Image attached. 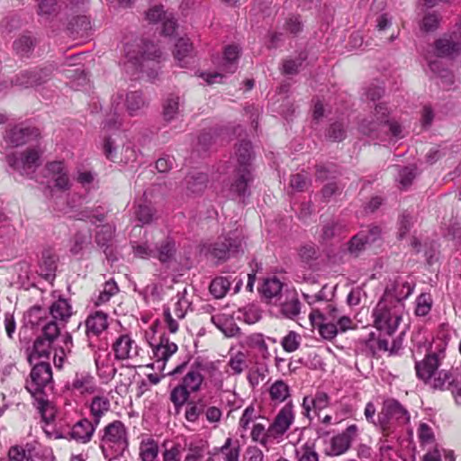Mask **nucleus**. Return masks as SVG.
<instances>
[{
	"label": "nucleus",
	"mask_w": 461,
	"mask_h": 461,
	"mask_svg": "<svg viewBox=\"0 0 461 461\" xmlns=\"http://www.w3.org/2000/svg\"><path fill=\"white\" fill-rule=\"evenodd\" d=\"M236 157L238 168L250 169L251 161V144L249 141H241L237 151Z\"/></svg>",
	"instance_id": "49"
},
{
	"label": "nucleus",
	"mask_w": 461,
	"mask_h": 461,
	"mask_svg": "<svg viewBox=\"0 0 461 461\" xmlns=\"http://www.w3.org/2000/svg\"><path fill=\"white\" fill-rule=\"evenodd\" d=\"M128 445L127 429L121 420H114L104 427L101 438V448L104 456L107 448L113 449L117 455L122 454Z\"/></svg>",
	"instance_id": "6"
},
{
	"label": "nucleus",
	"mask_w": 461,
	"mask_h": 461,
	"mask_svg": "<svg viewBox=\"0 0 461 461\" xmlns=\"http://www.w3.org/2000/svg\"><path fill=\"white\" fill-rule=\"evenodd\" d=\"M50 71L43 68L35 71L24 70L18 73L13 79V84L21 87H32L40 86L49 80Z\"/></svg>",
	"instance_id": "18"
},
{
	"label": "nucleus",
	"mask_w": 461,
	"mask_h": 461,
	"mask_svg": "<svg viewBox=\"0 0 461 461\" xmlns=\"http://www.w3.org/2000/svg\"><path fill=\"white\" fill-rule=\"evenodd\" d=\"M460 44L444 36L435 41V53L438 57L455 58L460 53Z\"/></svg>",
	"instance_id": "30"
},
{
	"label": "nucleus",
	"mask_w": 461,
	"mask_h": 461,
	"mask_svg": "<svg viewBox=\"0 0 461 461\" xmlns=\"http://www.w3.org/2000/svg\"><path fill=\"white\" fill-rule=\"evenodd\" d=\"M283 284L276 278L266 279L259 289L261 294L269 302L277 303L281 300L283 294Z\"/></svg>",
	"instance_id": "28"
},
{
	"label": "nucleus",
	"mask_w": 461,
	"mask_h": 461,
	"mask_svg": "<svg viewBox=\"0 0 461 461\" xmlns=\"http://www.w3.org/2000/svg\"><path fill=\"white\" fill-rule=\"evenodd\" d=\"M295 456L297 461H319V454L317 453L314 444L306 442L300 447L295 449Z\"/></svg>",
	"instance_id": "52"
},
{
	"label": "nucleus",
	"mask_w": 461,
	"mask_h": 461,
	"mask_svg": "<svg viewBox=\"0 0 461 461\" xmlns=\"http://www.w3.org/2000/svg\"><path fill=\"white\" fill-rule=\"evenodd\" d=\"M230 276L215 277L209 286L210 293L216 298H223L230 287Z\"/></svg>",
	"instance_id": "45"
},
{
	"label": "nucleus",
	"mask_w": 461,
	"mask_h": 461,
	"mask_svg": "<svg viewBox=\"0 0 461 461\" xmlns=\"http://www.w3.org/2000/svg\"><path fill=\"white\" fill-rule=\"evenodd\" d=\"M71 388L80 393H92L95 390V378L88 373H77Z\"/></svg>",
	"instance_id": "33"
},
{
	"label": "nucleus",
	"mask_w": 461,
	"mask_h": 461,
	"mask_svg": "<svg viewBox=\"0 0 461 461\" xmlns=\"http://www.w3.org/2000/svg\"><path fill=\"white\" fill-rule=\"evenodd\" d=\"M44 310L40 306H34L29 311L30 321L32 324L42 325V333L40 337L55 343L60 335V329L63 324L56 321L50 317H43Z\"/></svg>",
	"instance_id": "11"
},
{
	"label": "nucleus",
	"mask_w": 461,
	"mask_h": 461,
	"mask_svg": "<svg viewBox=\"0 0 461 461\" xmlns=\"http://www.w3.org/2000/svg\"><path fill=\"white\" fill-rule=\"evenodd\" d=\"M444 357V350H439L438 352L429 353L422 360L416 361L415 371L417 377L431 386V381L437 376Z\"/></svg>",
	"instance_id": "10"
},
{
	"label": "nucleus",
	"mask_w": 461,
	"mask_h": 461,
	"mask_svg": "<svg viewBox=\"0 0 461 461\" xmlns=\"http://www.w3.org/2000/svg\"><path fill=\"white\" fill-rule=\"evenodd\" d=\"M351 443L347 436L341 433L336 435L330 440V449L328 454L330 456L342 455L350 447Z\"/></svg>",
	"instance_id": "50"
},
{
	"label": "nucleus",
	"mask_w": 461,
	"mask_h": 461,
	"mask_svg": "<svg viewBox=\"0 0 461 461\" xmlns=\"http://www.w3.org/2000/svg\"><path fill=\"white\" fill-rule=\"evenodd\" d=\"M90 409L94 416V422L98 425L101 417L110 409V401L104 396H95L92 400Z\"/></svg>",
	"instance_id": "44"
},
{
	"label": "nucleus",
	"mask_w": 461,
	"mask_h": 461,
	"mask_svg": "<svg viewBox=\"0 0 461 461\" xmlns=\"http://www.w3.org/2000/svg\"><path fill=\"white\" fill-rule=\"evenodd\" d=\"M52 382V370L50 363L41 362L32 368L25 388L38 402V409L44 420L49 421L53 417L50 402L45 399L44 388Z\"/></svg>",
	"instance_id": "2"
},
{
	"label": "nucleus",
	"mask_w": 461,
	"mask_h": 461,
	"mask_svg": "<svg viewBox=\"0 0 461 461\" xmlns=\"http://www.w3.org/2000/svg\"><path fill=\"white\" fill-rule=\"evenodd\" d=\"M410 419L409 411L398 401L387 399L378 414V425L384 435L389 436L393 434L398 427L408 424Z\"/></svg>",
	"instance_id": "4"
},
{
	"label": "nucleus",
	"mask_w": 461,
	"mask_h": 461,
	"mask_svg": "<svg viewBox=\"0 0 461 461\" xmlns=\"http://www.w3.org/2000/svg\"><path fill=\"white\" fill-rule=\"evenodd\" d=\"M186 188L193 194H198L206 187L207 176L203 173L190 175L185 178Z\"/></svg>",
	"instance_id": "54"
},
{
	"label": "nucleus",
	"mask_w": 461,
	"mask_h": 461,
	"mask_svg": "<svg viewBox=\"0 0 461 461\" xmlns=\"http://www.w3.org/2000/svg\"><path fill=\"white\" fill-rule=\"evenodd\" d=\"M309 319L312 327L318 330L319 334L324 339L331 340L337 336L339 328L335 324V321H329V317L320 309L312 310L309 315Z\"/></svg>",
	"instance_id": "16"
},
{
	"label": "nucleus",
	"mask_w": 461,
	"mask_h": 461,
	"mask_svg": "<svg viewBox=\"0 0 461 461\" xmlns=\"http://www.w3.org/2000/svg\"><path fill=\"white\" fill-rule=\"evenodd\" d=\"M252 180L250 169L237 168L231 183L230 184V195L245 198L249 195V183Z\"/></svg>",
	"instance_id": "19"
},
{
	"label": "nucleus",
	"mask_w": 461,
	"mask_h": 461,
	"mask_svg": "<svg viewBox=\"0 0 461 461\" xmlns=\"http://www.w3.org/2000/svg\"><path fill=\"white\" fill-rule=\"evenodd\" d=\"M285 301L280 302L281 312L289 319H294L301 312V303L295 291H285Z\"/></svg>",
	"instance_id": "25"
},
{
	"label": "nucleus",
	"mask_w": 461,
	"mask_h": 461,
	"mask_svg": "<svg viewBox=\"0 0 461 461\" xmlns=\"http://www.w3.org/2000/svg\"><path fill=\"white\" fill-rule=\"evenodd\" d=\"M439 22L440 18L438 14L429 13L420 21V30L426 32H433L438 27Z\"/></svg>",
	"instance_id": "64"
},
{
	"label": "nucleus",
	"mask_w": 461,
	"mask_h": 461,
	"mask_svg": "<svg viewBox=\"0 0 461 461\" xmlns=\"http://www.w3.org/2000/svg\"><path fill=\"white\" fill-rule=\"evenodd\" d=\"M330 403V397L324 392H317L314 397L305 396L303 401V409L304 415L310 418V411L312 409L321 411L328 407Z\"/></svg>",
	"instance_id": "29"
},
{
	"label": "nucleus",
	"mask_w": 461,
	"mask_h": 461,
	"mask_svg": "<svg viewBox=\"0 0 461 461\" xmlns=\"http://www.w3.org/2000/svg\"><path fill=\"white\" fill-rule=\"evenodd\" d=\"M403 304L380 300L373 312L374 325L387 335H392L397 330L402 320Z\"/></svg>",
	"instance_id": "5"
},
{
	"label": "nucleus",
	"mask_w": 461,
	"mask_h": 461,
	"mask_svg": "<svg viewBox=\"0 0 461 461\" xmlns=\"http://www.w3.org/2000/svg\"><path fill=\"white\" fill-rule=\"evenodd\" d=\"M155 210L149 204L140 203L135 211V217L141 225L149 224L153 221Z\"/></svg>",
	"instance_id": "57"
},
{
	"label": "nucleus",
	"mask_w": 461,
	"mask_h": 461,
	"mask_svg": "<svg viewBox=\"0 0 461 461\" xmlns=\"http://www.w3.org/2000/svg\"><path fill=\"white\" fill-rule=\"evenodd\" d=\"M188 289L184 287L181 291L177 292L176 302L174 305V313L177 319L185 318L187 311L191 307L192 302L188 297Z\"/></svg>",
	"instance_id": "42"
},
{
	"label": "nucleus",
	"mask_w": 461,
	"mask_h": 461,
	"mask_svg": "<svg viewBox=\"0 0 461 461\" xmlns=\"http://www.w3.org/2000/svg\"><path fill=\"white\" fill-rule=\"evenodd\" d=\"M431 387L435 390L450 391L456 403L461 405V371L441 369L431 381Z\"/></svg>",
	"instance_id": "9"
},
{
	"label": "nucleus",
	"mask_w": 461,
	"mask_h": 461,
	"mask_svg": "<svg viewBox=\"0 0 461 461\" xmlns=\"http://www.w3.org/2000/svg\"><path fill=\"white\" fill-rule=\"evenodd\" d=\"M429 69L440 79V85L443 88H449L454 83V76L448 69L442 66L441 61L433 60L429 63Z\"/></svg>",
	"instance_id": "38"
},
{
	"label": "nucleus",
	"mask_w": 461,
	"mask_h": 461,
	"mask_svg": "<svg viewBox=\"0 0 461 461\" xmlns=\"http://www.w3.org/2000/svg\"><path fill=\"white\" fill-rule=\"evenodd\" d=\"M205 444L200 441H192L187 444V454L184 461H199L204 454Z\"/></svg>",
	"instance_id": "56"
},
{
	"label": "nucleus",
	"mask_w": 461,
	"mask_h": 461,
	"mask_svg": "<svg viewBox=\"0 0 461 461\" xmlns=\"http://www.w3.org/2000/svg\"><path fill=\"white\" fill-rule=\"evenodd\" d=\"M180 113V98L177 95H169L163 105V117L170 122L176 118Z\"/></svg>",
	"instance_id": "46"
},
{
	"label": "nucleus",
	"mask_w": 461,
	"mask_h": 461,
	"mask_svg": "<svg viewBox=\"0 0 461 461\" xmlns=\"http://www.w3.org/2000/svg\"><path fill=\"white\" fill-rule=\"evenodd\" d=\"M108 327L107 315L103 312H95L87 317L86 321V333L92 346L91 338L98 337Z\"/></svg>",
	"instance_id": "20"
},
{
	"label": "nucleus",
	"mask_w": 461,
	"mask_h": 461,
	"mask_svg": "<svg viewBox=\"0 0 461 461\" xmlns=\"http://www.w3.org/2000/svg\"><path fill=\"white\" fill-rule=\"evenodd\" d=\"M429 69L440 79V85L443 88H449L454 83V76L448 69L442 66L441 61L433 60L429 63Z\"/></svg>",
	"instance_id": "39"
},
{
	"label": "nucleus",
	"mask_w": 461,
	"mask_h": 461,
	"mask_svg": "<svg viewBox=\"0 0 461 461\" xmlns=\"http://www.w3.org/2000/svg\"><path fill=\"white\" fill-rule=\"evenodd\" d=\"M240 57L238 46L230 45L224 50L221 68L227 73H234L237 69V62Z\"/></svg>",
	"instance_id": "37"
},
{
	"label": "nucleus",
	"mask_w": 461,
	"mask_h": 461,
	"mask_svg": "<svg viewBox=\"0 0 461 461\" xmlns=\"http://www.w3.org/2000/svg\"><path fill=\"white\" fill-rule=\"evenodd\" d=\"M270 432V426L266 429L263 424L257 423L252 427L250 437L252 441L259 443L266 449H269L272 444L277 443L276 436Z\"/></svg>",
	"instance_id": "26"
},
{
	"label": "nucleus",
	"mask_w": 461,
	"mask_h": 461,
	"mask_svg": "<svg viewBox=\"0 0 461 461\" xmlns=\"http://www.w3.org/2000/svg\"><path fill=\"white\" fill-rule=\"evenodd\" d=\"M190 393H191L180 384L171 391L170 401L176 408H179L186 402Z\"/></svg>",
	"instance_id": "58"
},
{
	"label": "nucleus",
	"mask_w": 461,
	"mask_h": 461,
	"mask_svg": "<svg viewBox=\"0 0 461 461\" xmlns=\"http://www.w3.org/2000/svg\"><path fill=\"white\" fill-rule=\"evenodd\" d=\"M97 425L87 419L78 420L69 432L70 438L79 443H87L91 440Z\"/></svg>",
	"instance_id": "21"
},
{
	"label": "nucleus",
	"mask_w": 461,
	"mask_h": 461,
	"mask_svg": "<svg viewBox=\"0 0 461 461\" xmlns=\"http://www.w3.org/2000/svg\"><path fill=\"white\" fill-rule=\"evenodd\" d=\"M230 375L228 371L222 372L215 366H212L209 373V380L212 386L219 392H231L233 384L229 383Z\"/></svg>",
	"instance_id": "27"
},
{
	"label": "nucleus",
	"mask_w": 461,
	"mask_h": 461,
	"mask_svg": "<svg viewBox=\"0 0 461 461\" xmlns=\"http://www.w3.org/2000/svg\"><path fill=\"white\" fill-rule=\"evenodd\" d=\"M281 345L285 351L294 352L301 345V336L297 332L291 330L283 338Z\"/></svg>",
	"instance_id": "59"
},
{
	"label": "nucleus",
	"mask_w": 461,
	"mask_h": 461,
	"mask_svg": "<svg viewBox=\"0 0 461 461\" xmlns=\"http://www.w3.org/2000/svg\"><path fill=\"white\" fill-rule=\"evenodd\" d=\"M246 343L248 347L255 349L261 357L262 359L266 360L270 357V352L268 350L267 344L265 338L260 333H254L247 338Z\"/></svg>",
	"instance_id": "40"
},
{
	"label": "nucleus",
	"mask_w": 461,
	"mask_h": 461,
	"mask_svg": "<svg viewBox=\"0 0 461 461\" xmlns=\"http://www.w3.org/2000/svg\"><path fill=\"white\" fill-rule=\"evenodd\" d=\"M211 321L226 337H236L240 333L231 315L217 313L211 317Z\"/></svg>",
	"instance_id": "23"
},
{
	"label": "nucleus",
	"mask_w": 461,
	"mask_h": 461,
	"mask_svg": "<svg viewBox=\"0 0 461 461\" xmlns=\"http://www.w3.org/2000/svg\"><path fill=\"white\" fill-rule=\"evenodd\" d=\"M177 346L167 337H161L159 343L153 348L154 357L157 359L158 368L164 369L165 362L176 352Z\"/></svg>",
	"instance_id": "22"
},
{
	"label": "nucleus",
	"mask_w": 461,
	"mask_h": 461,
	"mask_svg": "<svg viewBox=\"0 0 461 461\" xmlns=\"http://www.w3.org/2000/svg\"><path fill=\"white\" fill-rule=\"evenodd\" d=\"M57 258L50 252H44L42 254L41 260L40 262L41 275L46 279L50 280L55 276L57 270Z\"/></svg>",
	"instance_id": "43"
},
{
	"label": "nucleus",
	"mask_w": 461,
	"mask_h": 461,
	"mask_svg": "<svg viewBox=\"0 0 461 461\" xmlns=\"http://www.w3.org/2000/svg\"><path fill=\"white\" fill-rule=\"evenodd\" d=\"M53 344H54V342L39 336L35 339V341L33 343L32 351L29 355L28 359H29L30 363L32 364L33 360L40 359V358L48 359L50 355V352L54 348Z\"/></svg>",
	"instance_id": "32"
},
{
	"label": "nucleus",
	"mask_w": 461,
	"mask_h": 461,
	"mask_svg": "<svg viewBox=\"0 0 461 461\" xmlns=\"http://www.w3.org/2000/svg\"><path fill=\"white\" fill-rule=\"evenodd\" d=\"M49 315L50 319L64 325L72 315V307L68 300L60 298L50 306Z\"/></svg>",
	"instance_id": "24"
},
{
	"label": "nucleus",
	"mask_w": 461,
	"mask_h": 461,
	"mask_svg": "<svg viewBox=\"0 0 461 461\" xmlns=\"http://www.w3.org/2000/svg\"><path fill=\"white\" fill-rule=\"evenodd\" d=\"M203 375L194 367H191L182 379L181 384L190 393H196L201 389Z\"/></svg>",
	"instance_id": "35"
},
{
	"label": "nucleus",
	"mask_w": 461,
	"mask_h": 461,
	"mask_svg": "<svg viewBox=\"0 0 461 461\" xmlns=\"http://www.w3.org/2000/svg\"><path fill=\"white\" fill-rule=\"evenodd\" d=\"M112 348L116 360H134L141 352L137 342L129 335H120L113 343Z\"/></svg>",
	"instance_id": "13"
},
{
	"label": "nucleus",
	"mask_w": 461,
	"mask_h": 461,
	"mask_svg": "<svg viewBox=\"0 0 461 461\" xmlns=\"http://www.w3.org/2000/svg\"><path fill=\"white\" fill-rule=\"evenodd\" d=\"M240 248L241 240L239 236L235 235L233 238L223 237L220 238L219 240L212 246L210 253L213 258L219 260H224L231 254L238 252Z\"/></svg>",
	"instance_id": "17"
},
{
	"label": "nucleus",
	"mask_w": 461,
	"mask_h": 461,
	"mask_svg": "<svg viewBox=\"0 0 461 461\" xmlns=\"http://www.w3.org/2000/svg\"><path fill=\"white\" fill-rule=\"evenodd\" d=\"M175 252V242L171 240H167L158 248V258L162 263L168 262L174 257Z\"/></svg>",
	"instance_id": "61"
},
{
	"label": "nucleus",
	"mask_w": 461,
	"mask_h": 461,
	"mask_svg": "<svg viewBox=\"0 0 461 461\" xmlns=\"http://www.w3.org/2000/svg\"><path fill=\"white\" fill-rule=\"evenodd\" d=\"M389 110L387 106L379 103L375 107L374 113L365 118L359 124V131L373 139L383 140V132L386 127L387 116Z\"/></svg>",
	"instance_id": "7"
},
{
	"label": "nucleus",
	"mask_w": 461,
	"mask_h": 461,
	"mask_svg": "<svg viewBox=\"0 0 461 461\" xmlns=\"http://www.w3.org/2000/svg\"><path fill=\"white\" fill-rule=\"evenodd\" d=\"M269 393L272 401L283 402L290 396V388L283 380H277L270 386Z\"/></svg>",
	"instance_id": "48"
},
{
	"label": "nucleus",
	"mask_w": 461,
	"mask_h": 461,
	"mask_svg": "<svg viewBox=\"0 0 461 461\" xmlns=\"http://www.w3.org/2000/svg\"><path fill=\"white\" fill-rule=\"evenodd\" d=\"M118 146L115 144V141L108 137L104 140L103 145V151L107 159L113 162H122V158H119L117 154Z\"/></svg>",
	"instance_id": "63"
},
{
	"label": "nucleus",
	"mask_w": 461,
	"mask_h": 461,
	"mask_svg": "<svg viewBox=\"0 0 461 461\" xmlns=\"http://www.w3.org/2000/svg\"><path fill=\"white\" fill-rule=\"evenodd\" d=\"M146 105L142 93L140 91H132L124 95L118 92L112 96L111 111L113 114L107 116L104 122V130L118 129L121 125L119 119L121 112L125 108L131 116L137 115L138 112Z\"/></svg>",
	"instance_id": "3"
},
{
	"label": "nucleus",
	"mask_w": 461,
	"mask_h": 461,
	"mask_svg": "<svg viewBox=\"0 0 461 461\" xmlns=\"http://www.w3.org/2000/svg\"><path fill=\"white\" fill-rule=\"evenodd\" d=\"M124 51V67L128 73L134 75L140 71L146 73L149 78L157 77L161 51L155 44L142 41L127 43Z\"/></svg>",
	"instance_id": "1"
},
{
	"label": "nucleus",
	"mask_w": 461,
	"mask_h": 461,
	"mask_svg": "<svg viewBox=\"0 0 461 461\" xmlns=\"http://www.w3.org/2000/svg\"><path fill=\"white\" fill-rule=\"evenodd\" d=\"M193 46L188 39L180 38L176 45L174 50L175 59L179 62L180 67H185L188 64V59L191 57Z\"/></svg>",
	"instance_id": "36"
},
{
	"label": "nucleus",
	"mask_w": 461,
	"mask_h": 461,
	"mask_svg": "<svg viewBox=\"0 0 461 461\" xmlns=\"http://www.w3.org/2000/svg\"><path fill=\"white\" fill-rule=\"evenodd\" d=\"M158 447L154 440L143 441L140 447L141 461H158Z\"/></svg>",
	"instance_id": "53"
},
{
	"label": "nucleus",
	"mask_w": 461,
	"mask_h": 461,
	"mask_svg": "<svg viewBox=\"0 0 461 461\" xmlns=\"http://www.w3.org/2000/svg\"><path fill=\"white\" fill-rule=\"evenodd\" d=\"M294 421V405L291 402H288L282 407L269 425L270 433L276 436V442L280 443L283 440L284 435L288 431Z\"/></svg>",
	"instance_id": "12"
},
{
	"label": "nucleus",
	"mask_w": 461,
	"mask_h": 461,
	"mask_svg": "<svg viewBox=\"0 0 461 461\" xmlns=\"http://www.w3.org/2000/svg\"><path fill=\"white\" fill-rule=\"evenodd\" d=\"M33 133L31 128L14 127L7 133L6 139L14 146H21L29 141Z\"/></svg>",
	"instance_id": "41"
},
{
	"label": "nucleus",
	"mask_w": 461,
	"mask_h": 461,
	"mask_svg": "<svg viewBox=\"0 0 461 461\" xmlns=\"http://www.w3.org/2000/svg\"><path fill=\"white\" fill-rule=\"evenodd\" d=\"M345 229L346 226L341 222L330 221L323 225L321 237L323 240H329L342 233Z\"/></svg>",
	"instance_id": "55"
},
{
	"label": "nucleus",
	"mask_w": 461,
	"mask_h": 461,
	"mask_svg": "<svg viewBox=\"0 0 461 461\" xmlns=\"http://www.w3.org/2000/svg\"><path fill=\"white\" fill-rule=\"evenodd\" d=\"M412 291L413 285L398 277L389 281L380 300L391 303L392 304L394 303H402V301L407 299Z\"/></svg>",
	"instance_id": "14"
},
{
	"label": "nucleus",
	"mask_w": 461,
	"mask_h": 461,
	"mask_svg": "<svg viewBox=\"0 0 461 461\" xmlns=\"http://www.w3.org/2000/svg\"><path fill=\"white\" fill-rule=\"evenodd\" d=\"M432 300L429 294H421L417 297L415 314L417 316H426L431 310Z\"/></svg>",
	"instance_id": "60"
},
{
	"label": "nucleus",
	"mask_w": 461,
	"mask_h": 461,
	"mask_svg": "<svg viewBox=\"0 0 461 461\" xmlns=\"http://www.w3.org/2000/svg\"><path fill=\"white\" fill-rule=\"evenodd\" d=\"M33 41L31 37L23 35L14 42V49L20 56H27L32 50Z\"/></svg>",
	"instance_id": "62"
},
{
	"label": "nucleus",
	"mask_w": 461,
	"mask_h": 461,
	"mask_svg": "<svg viewBox=\"0 0 461 461\" xmlns=\"http://www.w3.org/2000/svg\"><path fill=\"white\" fill-rule=\"evenodd\" d=\"M41 153L42 151L39 147L28 148L19 156L16 154L8 155L7 162L21 175L31 176L41 165Z\"/></svg>",
	"instance_id": "8"
},
{
	"label": "nucleus",
	"mask_w": 461,
	"mask_h": 461,
	"mask_svg": "<svg viewBox=\"0 0 461 461\" xmlns=\"http://www.w3.org/2000/svg\"><path fill=\"white\" fill-rule=\"evenodd\" d=\"M381 230L377 226L368 227L355 235L348 242V251L357 257L367 245L376 241L380 238Z\"/></svg>",
	"instance_id": "15"
},
{
	"label": "nucleus",
	"mask_w": 461,
	"mask_h": 461,
	"mask_svg": "<svg viewBox=\"0 0 461 461\" xmlns=\"http://www.w3.org/2000/svg\"><path fill=\"white\" fill-rule=\"evenodd\" d=\"M35 447L32 443L12 446L7 453L8 461H33Z\"/></svg>",
	"instance_id": "31"
},
{
	"label": "nucleus",
	"mask_w": 461,
	"mask_h": 461,
	"mask_svg": "<svg viewBox=\"0 0 461 461\" xmlns=\"http://www.w3.org/2000/svg\"><path fill=\"white\" fill-rule=\"evenodd\" d=\"M228 366L231 369L233 375H240L248 367L247 355L242 351L230 355Z\"/></svg>",
	"instance_id": "51"
},
{
	"label": "nucleus",
	"mask_w": 461,
	"mask_h": 461,
	"mask_svg": "<svg viewBox=\"0 0 461 461\" xmlns=\"http://www.w3.org/2000/svg\"><path fill=\"white\" fill-rule=\"evenodd\" d=\"M222 454L221 460L224 461H239L240 447L239 442L233 443L231 438H227L224 444L219 449Z\"/></svg>",
	"instance_id": "47"
},
{
	"label": "nucleus",
	"mask_w": 461,
	"mask_h": 461,
	"mask_svg": "<svg viewBox=\"0 0 461 461\" xmlns=\"http://www.w3.org/2000/svg\"><path fill=\"white\" fill-rule=\"evenodd\" d=\"M115 228L111 224H105L101 226L95 235V242L97 245L104 249L107 258H109L111 252H108L111 242L113 239Z\"/></svg>",
	"instance_id": "34"
}]
</instances>
